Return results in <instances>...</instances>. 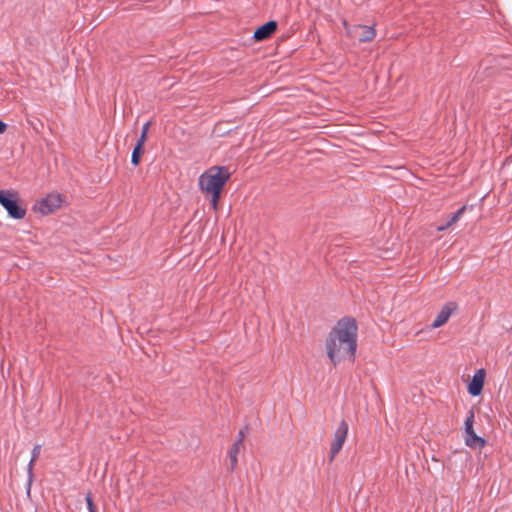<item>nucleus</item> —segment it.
<instances>
[{"label": "nucleus", "instance_id": "1", "mask_svg": "<svg viewBox=\"0 0 512 512\" xmlns=\"http://www.w3.org/2000/svg\"><path fill=\"white\" fill-rule=\"evenodd\" d=\"M357 324L354 318L340 319L330 331L325 348L334 365L341 361H354L357 349Z\"/></svg>", "mask_w": 512, "mask_h": 512}, {"label": "nucleus", "instance_id": "2", "mask_svg": "<svg viewBox=\"0 0 512 512\" xmlns=\"http://www.w3.org/2000/svg\"><path fill=\"white\" fill-rule=\"evenodd\" d=\"M231 173L225 166H212L199 176L200 190L205 194H221L224 185L229 181Z\"/></svg>", "mask_w": 512, "mask_h": 512}, {"label": "nucleus", "instance_id": "3", "mask_svg": "<svg viewBox=\"0 0 512 512\" xmlns=\"http://www.w3.org/2000/svg\"><path fill=\"white\" fill-rule=\"evenodd\" d=\"M0 204L6 209L11 218L23 219L26 215V209L17 202L16 192L0 190Z\"/></svg>", "mask_w": 512, "mask_h": 512}, {"label": "nucleus", "instance_id": "4", "mask_svg": "<svg viewBox=\"0 0 512 512\" xmlns=\"http://www.w3.org/2000/svg\"><path fill=\"white\" fill-rule=\"evenodd\" d=\"M474 412L469 411V414L464 422L465 426V444L470 448H482L485 445L484 438L477 436L473 429Z\"/></svg>", "mask_w": 512, "mask_h": 512}, {"label": "nucleus", "instance_id": "5", "mask_svg": "<svg viewBox=\"0 0 512 512\" xmlns=\"http://www.w3.org/2000/svg\"><path fill=\"white\" fill-rule=\"evenodd\" d=\"M347 435H348V424L345 420H342L334 432V439H333V442L331 444V449H330V461H332L335 458V456L342 449V447L346 441Z\"/></svg>", "mask_w": 512, "mask_h": 512}, {"label": "nucleus", "instance_id": "6", "mask_svg": "<svg viewBox=\"0 0 512 512\" xmlns=\"http://www.w3.org/2000/svg\"><path fill=\"white\" fill-rule=\"evenodd\" d=\"M351 36L357 38L360 42L371 41L375 37V30L372 26L357 25L351 31H348Z\"/></svg>", "mask_w": 512, "mask_h": 512}, {"label": "nucleus", "instance_id": "7", "mask_svg": "<svg viewBox=\"0 0 512 512\" xmlns=\"http://www.w3.org/2000/svg\"><path fill=\"white\" fill-rule=\"evenodd\" d=\"M485 380V370L483 368L477 370L475 374L473 375L469 385H468V392L472 396H478L484 385Z\"/></svg>", "mask_w": 512, "mask_h": 512}, {"label": "nucleus", "instance_id": "8", "mask_svg": "<svg viewBox=\"0 0 512 512\" xmlns=\"http://www.w3.org/2000/svg\"><path fill=\"white\" fill-rule=\"evenodd\" d=\"M455 309H456V304L455 303L449 302V303L445 304L442 307V309L440 310V312L438 313V315L436 316V318L433 320L432 327L433 328H439L442 325H444L448 321V319L450 318L452 312Z\"/></svg>", "mask_w": 512, "mask_h": 512}, {"label": "nucleus", "instance_id": "9", "mask_svg": "<svg viewBox=\"0 0 512 512\" xmlns=\"http://www.w3.org/2000/svg\"><path fill=\"white\" fill-rule=\"evenodd\" d=\"M60 202V195H48L39 203L38 209L42 214H48L53 212L57 207H59Z\"/></svg>", "mask_w": 512, "mask_h": 512}, {"label": "nucleus", "instance_id": "10", "mask_svg": "<svg viewBox=\"0 0 512 512\" xmlns=\"http://www.w3.org/2000/svg\"><path fill=\"white\" fill-rule=\"evenodd\" d=\"M276 29L277 23L273 20L268 21L255 30L253 38L257 41L267 39L276 31Z\"/></svg>", "mask_w": 512, "mask_h": 512}, {"label": "nucleus", "instance_id": "11", "mask_svg": "<svg viewBox=\"0 0 512 512\" xmlns=\"http://www.w3.org/2000/svg\"><path fill=\"white\" fill-rule=\"evenodd\" d=\"M40 452H41V445H39V444L35 445L32 449V456H31L30 462L28 464L29 482L31 481V477H32L33 463L39 457Z\"/></svg>", "mask_w": 512, "mask_h": 512}, {"label": "nucleus", "instance_id": "12", "mask_svg": "<svg viewBox=\"0 0 512 512\" xmlns=\"http://www.w3.org/2000/svg\"><path fill=\"white\" fill-rule=\"evenodd\" d=\"M239 445L237 444H233L232 448L229 450V460H230V465H231V469L234 470L235 467L237 466V462H238V459H237V456H238V452H239Z\"/></svg>", "mask_w": 512, "mask_h": 512}, {"label": "nucleus", "instance_id": "13", "mask_svg": "<svg viewBox=\"0 0 512 512\" xmlns=\"http://www.w3.org/2000/svg\"><path fill=\"white\" fill-rule=\"evenodd\" d=\"M143 146L136 144L131 155V163L137 166L140 162L141 154L143 153Z\"/></svg>", "mask_w": 512, "mask_h": 512}, {"label": "nucleus", "instance_id": "14", "mask_svg": "<svg viewBox=\"0 0 512 512\" xmlns=\"http://www.w3.org/2000/svg\"><path fill=\"white\" fill-rule=\"evenodd\" d=\"M466 209V206H462L461 208H459L450 218L449 220L447 221V226H452L453 224H455L462 216V214L464 213Z\"/></svg>", "mask_w": 512, "mask_h": 512}, {"label": "nucleus", "instance_id": "15", "mask_svg": "<svg viewBox=\"0 0 512 512\" xmlns=\"http://www.w3.org/2000/svg\"><path fill=\"white\" fill-rule=\"evenodd\" d=\"M149 127H150V122H146L143 126H142V130H141V136L140 138L138 139L137 143L136 144H139L141 146H143L145 140H146V137H147V133L149 131Z\"/></svg>", "mask_w": 512, "mask_h": 512}, {"label": "nucleus", "instance_id": "16", "mask_svg": "<svg viewBox=\"0 0 512 512\" xmlns=\"http://www.w3.org/2000/svg\"><path fill=\"white\" fill-rule=\"evenodd\" d=\"M85 500H86V503H87L88 511L89 512H97L96 506H95V504H94L90 494L86 495Z\"/></svg>", "mask_w": 512, "mask_h": 512}, {"label": "nucleus", "instance_id": "17", "mask_svg": "<svg viewBox=\"0 0 512 512\" xmlns=\"http://www.w3.org/2000/svg\"><path fill=\"white\" fill-rule=\"evenodd\" d=\"M245 434H246V428L241 429V430L239 431V433H238V438H237V440L235 441V443H234V444H237V445H239V446H240V445L242 444V442H243L244 438H245Z\"/></svg>", "mask_w": 512, "mask_h": 512}, {"label": "nucleus", "instance_id": "18", "mask_svg": "<svg viewBox=\"0 0 512 512\" xmlns=\"http://www.w3.org/2000/svg\"><path fill=\"white\" fill-rule=\"evenodd\" d=\"M209 195L212 196L211 206L213 207L214 210H216L217 206H218V201H219V198H220V194H217V197H216L215 193H210Z\"/></svg>", "mask_w": 512, "mask_h": 512}, {"label": "nucleus", "instance_id": "19", "mask_svg": "<svg viewBox=\"0 0 512 512\" xmlns=\"http://www.w3.org/2000/svg\"><path fill=\"white\" fill-rule=\"evenodd\" d=\"M7 125L0 120V133H3L6 130Z\"/></svg>", "mask_w": 512, "mask_h": 512}, {"label": "nucleus", "instance_id": "20", "mask_svg": "<svg viewBox=\"0 0 512 512\" xmlns=\"http://www.w3.org/2000/svg\"><path fill=\"white\" fill-rule=\"evenodd\" d=\"M450 226H447V222L441 226H438L437 230L438 231H444L446 230L447 228H449Z\"/></svg>", "mask_w": 512, "mask_h": 512}]
</instances>
